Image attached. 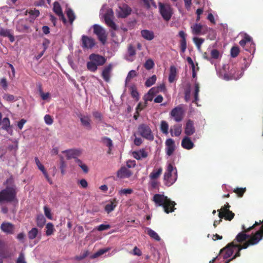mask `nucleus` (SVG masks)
I'll use <instances>...</instances> for the list:
<instances>
[{"label": "nucleus", "mask_w": 263, "mask_h": 263, "mask_svg": "<svg viewBox=\"0 0 263 263\" xmlns=\"http://www.w3.org/2000/svg\"><path fill=\"white\" fill-rule=\"evenodd\" d=\"M157 80V77L156 75H153L151 77L148 78L145 83V85L147 87H149L153 85H154Z\"/></svg>", "instance_id": "nucleus-36"}, {"label": "nucleus", "mask_w": 263, "mask_h": 263, "mask_svg": "<svg viewBox=\"0 0 263 263\" xmlns=\"http://www.w3.org/2000/svg\"><path fill=\"white\" fill-rule=\"evenodd\" d=\"M46 222V219L44 216L42 214L37 215L36 217L37 225L40 227H43Z\"/></svg>", "instance_id": "nucleus-38"}, {"label": "nucleus", "mask_w": 263, "mask_h": 263, "mask_svg": "<svg viewBox=\"0 0 263 263\" xmlns=\"http://www.w3.org/2000/svg\"><path fill=\"white\" fill-rule=\"evenodd\" d=\"M154 96L152 94L149 93V91L145 95L144 99L146 101H151L153 100Z\"/></svg>", "instance_id": "nucleus-62"}, {"label": "nucleus", "mask_w": 263, "mask_h": 263, "mask_svg": "<svg viewBox=\"0 0 263 263\" xmlns=\"http://www.w3.org/2000/svg\"><path fill=\"white\" fill-rule=\"evenodd\" d=\"M181 146L186 149H191L194 147V144L188 137H185L181 141Z\"/></svg>", "instance_id": "nucleus-20"}, {"label": "nucleus", "mask_w": 263, "mask_h": 263, "mask_svg": "<svg viewBox=\"0 0 263 263\" xmlns=\"http://www.w3.org/2000/svg\"><path fill=\"white\" fill-rule=\"evenodd\" d=\"M177 74V69L174 66H171L170 69V74L168 77V81L173 83L176 79Z\"/></svg>", "instance_id": "nucleus-32"}, {"label": "nucleus", "mask_w": 263, "mask_h": 263, "mask_svg": "<svg viewBox=\"0 0 263 263\" xmlns=\"http://www.w3.org/2000/svg\"><path fill=\"white\" fill-rule=\"evenodd\" d=\"M1 228L3 232L8 234H12L14 232V226L9 222L3 223Z\"/></svg>", "instance_id": "nucleus-22"}, {"label": "nucleus", "mask_w": 263, "mask_h": 263, "mask_svg": "<svg viewBox=\"0 0 263 263\" xmlns=\"http://www.w3.org/2000/svg\"><path fill=\"white\" fill-rule=\"evenodd\" d=\"M131 172L125 167H121L117 173L118 177L121 178L129 177L131 176Z\"/></svg>", "instance_id": "nucleus-26"}, {"label": "nucleus", "mask_w": 263, "mask_h": 263, "mask_svg": "<svg viewBox=\"0 0 263 263\" xmlns=\"http://www.w3.org/2000/svg\"><path fill=\"white\" fill-rule=\"evenodd\" d=\"M17 263H26L25 257L23 253H21L17 260Z\"/></svg>", "instance_id": "nucleus-64"}, {"label": "nucleus", "mask_w": 263, "mask_h": 263, "mask_svg": "<svg viewBox=\"0 0 263 263\" xmlns=\"http://www.w3.org/2000/svg\"><path fill=\"white\" fill-rule=\"evenodd\" d=\"M192 33L195 35L203 34L204 32L202 31L203 26L200 24H195L191 27Z\"/></svg>", "instance_id": "nucleus-21"}, {"label": "nucleus", "mask_w": 263, "mask_h": 263, "mask_svg": "<svg viewBox=\"0 0 263 263\" xmlns=\"http://www.w3.org/2000/svg\"><path fill=\"white\" fill-rule=\"evenodd\" d=\"M44 213L45 216L49 219H52V215L51 213V211L49 208L47 206L44 207Z\"/></svg>", "instance_id": "nucleus-49"}, {"label": "nucleus", "mask_w": 263, "mask_h": 263, "mask_svg": "<svg viewBox=\"0 0 263 263\" xmlns=\"http://www.w3.org/2000/svg\"><path fill=\"white\" fill-rule=\"evenodd\" d=\"M38 234V230L37 228H33L31 229L28 233V237L30 239H34Z\"/></svg>", "instance_id": "nucleus-41"}, {"label": "nucleus", "mask_w": 263, "mask_h": 263, "mask_svg": "<svg viewBox=\"0 0 263 263\" xmlns=\"http://www.w3.org/2000/svg\"><path fill=\"white\" fill-rule=\"evenodd\" d=\"M204 39L197 37H194L193 38V41L199 50L201 49V45L204 42Z\"/></svg>", "instance_id": "nucleus-42"}, {"label": "nucleus", "mask_w": 263, "mask_h": 263, "mask_svg": "<svg viewBox=\"0 0 263 263\" xmlns=\"http://www.w3.org/2000/svg\"><path fill=\"white\" fill-rule=\"evenodd\" d=\"M53 10L54 12L59 16L60 18L62 20L63 23H66V20L64 17L61 7L58 2H55L54 3Z\"/></svg>", "instance_id": "nucleus-17"}, {"label": "nucleus", "mask_w": 263, "mask_h": 263, "mask_svg": "<svg viewBox=\"0 0 263 263\" xmlns=\"http://www.w3.org/2000/svg\"><path fill=\"white\" fill-rule=\"evenodd\" d=\"M184 110L182 105H179L172 110L170 115L176 122L181 121L183 118Z\"/></svg>", "instance_id": "nucleus-11"}, {"label": "nucleus", "mask_w": 263, "mask_h": 263, "mask_svg": "<svg viewBox=\"0 0 263 263\" xmlns=\"http://www.w3.org/2000/svg\"><path fill=\"white\" fill-rule=\"evenodd\" d=\"M44 121L46 124L50 125L53 123V119L49 115H46L44 116Z\"/></svg>", "instance_id": "nucleus-52"}, {"label": "nucleus", "mask_w": 263, "mask_h": 263, "mask_svg": "<svg viewBox=\"0 0 263 263\" xmlns=\"http://www.w3.org/2000/svg\"><path fill=\"white\" fill-rule=\"evenodd\" d=\"M137 76V72L134 70H130L128 73L127 74V76L125 80V86H127L128 85V83L131 81L132 79L136 77Z\"/></svg>", "instance_id": "nucleus-35"}, {"label": "nucleus", "mask_w": 263, "mask_h": 263, "mask_svg": "<svg viewBox=\"0 0 263 263\" xmlns=\"http://www.w3.org/2000/svg\"><path fill=\"white\" fill-rule=\"evenodd\" d=\"M177 179V173L176 168L174 167L171 164H169L164 175L165 184L170 186L176 181Z\"/></svg>", "instance_id": "nucleus-4"}, {"label": "nucleus", "mask_w": 263, "mask_h": 263, "mask_svg": "<svg viewBox=\"0 0 263 263\" xmlns=\"http://www.w3.org/2000/svg\"><path fill=\"white\" fill-rule=\"evenodd\" d=\"M90 61L87 64L89 70L95 72L97 70L98 66L103 65L106 62V59L99 54L92 53L89 55Z\"/></svg>", "instance_id": "nucleus-2"}, {"label": "nucleus", "mask_w": 263, "mask_h": 263, "mask_svg": "<svg viewBox=\"0 0 263 263\" xmlns=\"http://www.w3.org/2000/svg\"><path fill=\"white\" fill-rule=\"evenodd\" d=\"M133 156L137 160L145 158L147 156V152L143 149L133 153Z\"/></svg>", "instance_id": "nucleus-28"}, {"label": "nucleus", "mask_w": 263, "mask_h": 263, "mask_svg": "<svg viewBox=\"0 0 263 263\" xmlns=\"http://www.w3.org/2000/svg\"><path fill=\"white\" fill-rule=\"evenodd\" d=\"M42 100L44 101H49L50 100V94L49 92H43L40 95Z\"/></svg>", "instance_id": "nucleus-56"}, {"label": "nucleus", "mask_w": 263, "mask_h": 263, "mask_svg": "<svg viewBox=\"0 0 263 263\" xmlns=\"http://www.w3.org/2000/svg\"><path fill=\"white\" fill-rule=\"evenodd\" d=\"M136 163L135 160H129L126 162L127 166L128 168H132L135 166Z\"/></svg>", "instance_id": "nucleus-63"}, {"label": "nucleus", "mask_w": 263, "mask_h": 263, "mask_svg": "<svg viewBox=\"0 0 263 263\" xmlns=\"http://www.w3.org/2000/svg\"><path fill=\"white\" fill-rule=\"evenodd\" d=\"M0 85L5 90H6L8 87V83L6 80V79L3 78L0 80Z\"/></svg>", "instance_id": "nucleus-59"}, {"label": "nucleus", "mask_w": 263, "mask_h": 263, "mask_svg": "<svg viewBox=\"0 0 263 263\" xmlns=\"http://www.w3.org/2000/svg\"><path fill=\"white\" fill-rule=\"evenodd\" d=\"M118 202L116 199L110 201L105 206V210L108 213L112 211L117 205Z\"/></svg>", "instance_id": "nucleus-29"}, {"label": "nucleus", "mask_w": 263, "mask_h": 263, "mask_svg": "<svg viewBox=\"0 0 263 263\" xmlns=\"http://www.w3.org/2000/svg\"><path fill=\"white\" fill-rule=\"evenodd\" d=\"M162 172V168L161 167L154 169L153 171L150 174L149 177L151 180H155L156 179L159 177Z\"/></svg>", "instance_id": "nucleus-33"}, {"label": "nucleus", "mask_w": 263, "mask_h": 263, "mask_svg": "<svg viewBox=\"0 0 263 263\" xmlns=\"http://www.w3.org/2000/svg\"><path fill=\"white\" fill-rule=\"evenodd\" d=\"M3 128L6 130L10 134H12V130L10 126V121L8 118H5L2 121Z\"/></svg>", "instance_id": "nucleus-34"}, {"label": "nucleus", "mask_w": 263, "mask_h": 263, "mask_svg": "<svg viewBox=\"0 0 263 263\" xmlns=\"http://www.w3.org/2000/svg\"><path fill=\"white\" fill-rule=\"evenodd\" d=\"M199 92V85L198 83H195V92H194V97L195 100L193 101L196 102L198 100V93Z\"/></svg>", "instance_id": "nucleus-47"}, {"label": "nucleus", "mask_w": 263, "mask_h": 263, "mask_svg": "<svg viewBox=\"0 0 263 263\" xmlns=\"http://www.w3.org/2000/svg\"><path fill=\"white\" fill-rule=\"evenodd\" d=\"M66 14L68 18H69L70 23L72 24L73 21L75 19V15L74 14V13L70 9L68 8L66 10Z\"/></svg>", "instance_id": "nucleus-43"}, {"label": "nucleus", "mask_w": 263, "mask_h": 263, "mask_svg": "<svg viewBox=\"0 0 263 263\" xmlns=\"http://www.w3.org/2000/svg\"><path fill=\"white\" fill-rule=\"evenodd\" d=\"M160 129L161 132L167 135L168 133V124L165 121H162L160 124Z\"/></svg>", "instance_id": "nucleus-39"}, {"label": "nucleus", "mask_w": 263, "mask_h": 263, "mask_svg": "<svg viewBox=\"0 0 263 263\" xmlns=\"http://www.w3.org/2000/svg\"><path fill=\"white\" fill-rule=\"evenodd\" d=\"M180 49L182 52H184L186 48V43L185 40H180Z\"/></svg>", "instance_id": "nucleus-60"}, {"label": "nucleus", "mask_w": 263, "mask_h": 263, "mask_svg": "<svg viewBox=\"0 0 263 263\" xmlns=\"http://www.w3.org/2000/svg\"><path fill=\"white\" fill-rule=\"evenodd\" d=\"M29 13L34 17H37L40 14V12L38 10H30Z\"/></svg>", "instance_id": "nucleus-61"}, {"label": "nucleus", "mask_w": 263, "mask_h": 263, "mask_svg": "<svg viewBox=\"0 0 263 263\" xmlns=\"http://www.w3.org/2000/svg\"><path fill=\"white\" fill-rule=\"evenodd\" d=\"M154 63L153 61L151 59H148L146 61L144 67L146 69L149 70L154 67Z\"/></svg>", "instance_id": "nucleus-48"}, {"label": "nucleus", "mask_w": 263, "mask_h": 263, "mask_svg": "<svg viewBox=\"0 0 263 263\" xmlns=\"http://www.w3.org/2000/svg\"><path fill=\"white\" fill-rule=\"evenodd\" d=\"M153 201L157 206H163L165 212L168 213L174 211V206L176 204L174 201H171L164 195L157 194L153 198Z\"/></svg>", "instance_id": "nucleus-1"}, {"label": "nucleus", "mask_w": 263, "mask_h": 263, "mask_svg": "<svg viewBox=\"0 0 263 263\" xmlns=\"http://www.w3.org/2000/svg\"><path fill=\"white\" fill-rule=\"evenodd\" d=\"M102 141L104 144L110 148L112 146V143L111 140L107 137H104L102 139Z\"/></svg>", "instance_id": "nucleus-45"}, {"label": "nucleus", "mask_w": 263, "mask_h": 263, "mask_svg": "<svg viewBox=\"0 0 263 263\" xmlns=\"http://www.w3.org/2000/svg\"><path fill=\"white\" fill-rule=\"evenodd\" d=\"M239 44L243 47L245 50L251 52L254 49L255 44L251 36L247 34H244L243 39L239 42Z\"/></svg>", "instance_id": "nucleus-8"}, {"label": "nucleus", "mask_w": 263, "mask_h": 263, "mask_svg": "<svg viewBox=\"0 0 263 263\" xmlns=\"http://www.w3.org/2000/svg\"><path fill=\"white\" fill-rule=\"evenodd\" d=\"M109 228H110V226L109 224H102L98 226L96 229L99 231H102L104 230H108Z\"/></svg>", "instance_id": "nucleus-51"}, {"label": "nucleus", "mask_w": 263, "mask_h": 263, "mask_svg": "<svg viewBox=\"0 0 263 263\" xmlns=\"http://www.w3.org/2000/svg\"><path fill=\"white\" fill-rule=\"evenodd\" d=\"M145 232L147 234L152 238L155 239L156 241H160L161 239L158 234L149 228H146L145 229Z\"/></svg>", "instance_id": "nucleus-30"}, {"label": "nucleus", "mask_w": 263, "mask_h": 263, "mask_svg": "<svg viewBox=\"0 0 263 263\" xmlns=\"http://www.w3.org/2000/svg\"><path fill=\"white\" fill-rule=\"evenodd\" d=\"M195 132V129L194 126V123L192 121L189 120L187 121L185 127V133L187 136L193 135Z\"/></svg>", "instance_id": "nucleus-23"}, {"label": "nucleus", "mask_w": 263, "mask_h": 263, "mask_svg": "<svg viewBox=\"0 0 263 263\" xmlns=\"http://www.w3.org/2000/svg\"><path fill=\"white\" fill-rule=\"evenodd\" d=\"M62 153L65 155V157L67 159H70L79 156L81 154V152L80 149H70L64 151Z\"/></svg>", "instance_id": "nucleus-16"}, {"label": "nucleus", "mask_w": 263, "mask_h": 263, "mask_svg": "<svg viewBox=\"0 0 263 263\" xmlns=\"http://www.w3.org/2000/svg\"><path fill=\"white\" fill-rule=\"evenodd\" d=\"M130 89L132 97L138 100L139 99V94L135 87L134 86H131Z\"/></svg>", "instance_id": "nucleus-53"}, {"label": "nucleus", "mask_w": 263, "mask_h": 263, "mask_svg": "<svg viewBox=\"0 0 263 263\" xmlns=\"http://www.w3.org/2000/svg\"><path fill=\"white\" fill-rule=\"evenodd\" d=\"M93 32L96 34L99 41L104 44L107 39V33L105 30L102 26L95 24L93 26Z\"/></svg>", "instance_id": "nucleus-9"}, {"label": "nucleus", "mask_w": 263, "mask_h": 263, "mask_svg": "<svg viewBox=\"0 0 263 263\" xmlns=\"http://www.w3.org/2000/svg\"><path fill=\"white\" fill-rule=\"evenodd\" d=\"M0 35L4 37H9L11 42L14 41V37L12 34V32L9 29L0 28Z\"/></svg>", "instance_id": "nucleus-25"}, {"label": "nucleus", "mask_w": 263, "mask_h": 263, "mask_svg": "<svg viewBox=\"0 0 263 263\" xmlns=\"http://www.w3.org/2000/svg\"><path fill=\"white\" fill-rule=\"evenodd\" d=\"M138 132L142 137L148 140H153L154 138L150 127L146 124L140 125L138 128Z\"/></svg>", "instance_id": "nucleus-7"}, {"label": "nucleus", "mask_w": 263, "mask_h": 263, "mask_svg": "<svg viewBox=\"0 0 263 263\" xmlns=\"http://www.w3.org/2000/svg\"><path fill=\"white\" fill-rule=\"evenodd\" d=\"M112 65L109 64L104 67L102 71V76L106 82H108L110 80V77L111 76V73L112 71Z\"/></svg>", "instance_id": "nucleus-19"}, {"label": "nucleus", "mask_w": 263, "mask_h": 263, "mask_svg": "<svg viewBox=\"0 0 263 263\" xmlns=\"http://www.w3.org/2000/svg\"><path fill=\"white\" fill-rule=\"evenodd\" d=\"M81 42L82 47L86 49H91L96 44L95 41L93 38L85 35L82 36Z\"/></svg>", "instance_id": "nucleus-12"}, {"label": "nucleus", "mask_w": 263, "mask_h": 263, "mask_svg": "<svg viewBox=\"0 0 263 263\" xmlns=\"http://www.w3.org/2000/svg\"><path fill=\"white\" fill-rule=\"evenodd\" d=\"M243 71L242 69L237 70L235 68L232 69L230 72V75L228 74H224L223 76V79L226 80H237L239 79L243 75Z\"/></svg>", "instance_id": "nucleus-13"}, {"label": "nucleus", "mask_w": 263, "mask_h": 263, "mask_svg": "<svg viewBox=\"0 0 263 263\" xmlns=\"http://www.w3.org/2000/svg\"><path fill=\"white\" fill-rule=\"evenodd\" d=\"M80 120L82 125L85 126L87 129H90L91 126V120L90 117L88 116H81Z\"/></svg>", "instance_id": "nucleus-27"}, {"label": "nucleus", "mask_w": 263, "mask_h": 263, "mask_svg": "<svg viewBox=\"0 0 263 263\" xmlns=\"http://www.w3.org/2000/svg\"><path fill=\"white\" fill-rule=\"evenodd\" d=\"M165 144L166 153L170 156L173 154L175 149V141L172 139L169 138L166 140Z\"/></svg>", "instance_id": "nucleus-15"}, {"label": "nucleus", "mask_w": 263, "mask_h": 263, "mask_svg": "<svg viewBox=\"0 0 263 263\" xmlns=\"http://www.w3.org/2000/svg\"><path fill=\"white\" fill-rule=\"evenodd\" d=\"M141 35L143 38L147 40L152 41L155 37L154 33L152 30L147 29L142 30L141 31Z\"/></svg>", "instance_id": "nucleus-24"}, {"label": "nucleus", "mask_w": 263, "mask_h": 263, "mask_svg": "<svg viewBox=\"0 0 263 263\" xmlns=\"http://www.w3.org/2000/svg\"><path fill=\"white\" fill-rule=\"evenodd\" d=\"M133 190L131 189H124L121 190L119 193L120 195H127L128 194H130L133 193Z\"/></svg>", "instance_id": "nucleus-55"}, {"label": "nucleus", "mask_w": 263, "mask_h": 263, "mask_svg": "<svg viewBox=\"0 0 263 263\" xmlns=\"http://www.w3.org/2000/svg\"><path fill=\"white\" fill-rule=\"evenodd\" d=\"M101 13L103 15L105 23L113 30H116L117 26L112 21L113 11L111 9H107L105 5L102 7Z\"/></svg>", "instance_id": "nucleus-5"}, {"label": "nucleus", "mask_w": 263, "mask_h": 263, "mask_svg": "<svg viewBox=\"0 0 263 263\" xmlns=\"http://www.w3.org/2000/svg\"><path fill=\"white\" fill-rule=\"evenodd\" d=\"M230 205L228 203L224 205V207L222 208L219 211V217L221 219L223 217L227 220H232L234 216V214L229 210Z\"/></svg>", "instance_id": "nucleus-10"}, {"label": "nucleus", "mask_w": 263, "mask_h": 263, "mask_svg": "<svg viewBox=\"0 0 263 263\" xmlns=\"http://www.w3.org/2000/svg\"><path fill=\"white\" fill-rule=\"evenodd\" d=\"M211 55L212 58L214 59H218L221 57L219 52L216 49H212L211 51Z\"/></svg>", "instance_id": "nucleus-46"}, {"label": "nucleus", "mask_w": 263, "mask_h": 263, "mask_svg": "<svg viewBox=\"0 0 263 263\" xmlns=\"http://www.w3.org/2000/svg\"><path fill=\"white\" fill-rule=\"evenodd\" d=\"M16 189L14 185L7 186L0 192V202L16 201Z\"/></svg>", "instance_id": "nucleus-3"}, {"label": "nucleus", "mask_w": 263, "mask_h": 263, "mask_svg": "<svg viewBox=\"0 0 263 263\" xmlns=\"http://www.w3.org/2000/svg\"><path fill=\"white\" fill-rule=\"evenodd\" d=\"M136 51L134 47L132 45L128 46L127 53L125 55V59L129 62H132L135 59Z\"/></svg>", "instance_id": "nucleus-18"}, {"label": "nucleus", "mask_w": 263, "mask_h": 263, "mask_svg": "<svg viewBox=\"0 0 263 263\" xmlns=\"http://www.w3.org/2000/svg\"><path fill=\"white\" fill-rule=\"evenodd\" d=\"M110 249V248H106L104 249H100L99 251H98L96 253L93 254L91 256V258H95L98 257L99 256H101L103 255V254L106 253L108 251H109Z\"/></svg>", "instance_id": "nucleus-40"}, {"label": "nucleus", "mask_w": 263, "mask_h": 263, "mask_svg": "<svg viewBox=\"0 0 263 263\" xmlns=\"http://www.w3.org/2000/svg\"><path fill=\"white\" fill-rule=\"evenodd\" d=\"M144 5L147 8H149L151 6H154L155 8H156V5L154 2L153 0H142Z\"/></svg>", "instance_id": "nucleus-44"}, {"label": "nucleus", "mask_w": 263, "mask_h": 263, "mask_svg": "<svg viewBox=\"0 0 263 263\" xmlns=\"http://www.w3.org/2000/svg\"><path fill=\"white\" fill-rule=\"evenodd\" d=\"M191 98V89H190V85H189L188 88L185 91V100L186 102L189 101L190 100Z\"/></svg>", "instance_id": "nucleus-54"}, {"label": "nucleus", "mask_w": 263, "mask_h": 263, "mask_svg": "<svg viewBox=\"0 0 263 263\" xmlns=\"http://www.w3.org/2000/svg\"><path fill=\"white\" fill-rule=\"evenodd\" d=\"M46 234L47 236L51 235L52 234H53L54 231H55L54 226L51 222H49L46 224Z\"/></svg>", "instance_id": "nucleus-37"}, {"label": "nucleus", "mask_w": 263, "mask_h": 263, "mask_svg": "<svg viewBox=\"0 0 263 263\" xmlns=\"http://www.w3.org/2000/svg\"><path fill=\"white\" fill-rule=\"evenodd\" d=\"M4 99L8 101H14L15 100V97L10 94L4 95Z\"/></svg>", "instance_id": "nucleus-58"}, {"label": "nucleus", "mask_w": 263, "mask_h": 263, "mask_svg": "<svg viewBox=\"0 0 263 263\" xmlns=\"http://www.w3.org/2000/svg\"><path fill=\"white\" fill-rule=\"evenodd\" d=\"M130 8L125 4H123L119 6L117 9V14L119 17H125L130 13Z\"/></svg>", "instance_id": "nucleus-14"}, {"label": "nucleus", "mask_w": 263, "mask_h": 263, "mask_svg": "<svg viewBox=\"0 0 263 263\" xmlns=\"http://www.w3.org/2000/svg\"><path fill=\"white\" fill-rule=\"evenodd\" d=\"M239 52V49L238 47H233L232 48L231 50V54L232 57H236Z\"/></svg>", "instance_id": "nucleus-50"}, {"label": "nucleus", "mask_w": 263, "mask_h": 263, "mask_svg": "<svg viewBox=\"0 0 263 263\" xmlns=\"http://www.w3.org/2000/svg\"><path fill=\"white\" fill-rule=\"evenodd\" d=\"M159 10L162 17L165 21H168L171 19L173 14V9L170 5L159 3Z\"/></svg>", "instance_id": "nucleus-6"}, {"label": "nucleus", "mask_w": 263, "mask_h": 263, "mask_svg": "<svg viewBox=\"0 0 263 263\" xmlns=\"http://www.w3.org/2000/svg\"><path fill=\"white\" fill-rule=\"evenodd\" d=\"M181 126L179 125H175L171 127L170 133L172 136L178 137L181 133Z\"/></svg>", "instance_id": "nucleus-31"}, {"label": "nucleus", "mask_w": 263, "mask_h": 263, "mask_svg": "<svg viewBox=\"0 0 263 263\" xmlns=\"http://www.w3.org/2000/svg\"><path fill=\"white\" fill-rule=\"evenodd\" d=\"M34 160H35V162L36 164V165L37 166L39 169L40 170H41L42 172L45 169L44 168V166H43V165H42V164L40 162L39 159H38L37 157H35V159H34Z\"/></svg>", "instance_id": "nucleus-57"}]
</instances>
